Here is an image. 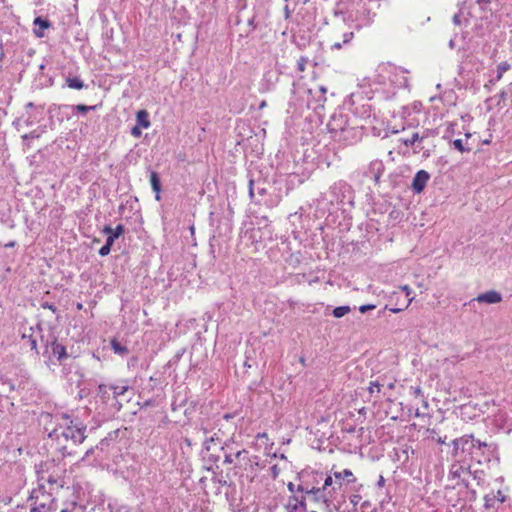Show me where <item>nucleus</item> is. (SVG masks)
I'll return each mask as SVG.
<instances>
[{
    "label": "nucleus",
    "mask_w": 512,
    "mask_h": 512,
    "mask_svg": "<svg viewBox=\"0 0 512 512\" xmlns=\"http://www.w3.org/2000/svg\"><path fill=\"white\" fill-rule=\"evenodd\" d=\"M400 289H401V290L405 293V295L408 297V302H407V304H406V306H405V308H407V307L411 304V302L413 301V299H414L413 297H410V295H411V293H412V290H411V288H410L408 285H403V286H401V287H400Z\"/></svg>",
    "instance_id": "32"
},
{
    "label": "nucleus",
    "mask_w": 512,
    "mask_h": 512,
    "mask_svg": "<svg viewBox=\"0 0 512 512\" xmlns=\"http://www.w3.org/2000/svg\"><path fill=\"white\" fill-rule=\"evenodd\" d=\"M360 499V496L358 495H354L352 498H351V502L353 504H357L358 500Z\"/></svg>",
    "instance_id": "50"
},
{
    "label": "nucleus",
    "mask_w": 512,
    "mask_h": 512,
    "mask_svg": "<svg viewBox=\"0 0 512 512\" xmlns=\"http://www.w3.org/2000/svg\"><path fill=\"white\" fill-rule=\"evenodd\" d=\"M48 482H49V483H54L55 481L53 480V478H49V479H48Z\"/></svg>",
    "instance_id": "58"
},
{
    "label": "nucleus",
    "mask_w": 512,
    "mask_h": 512,
    "mask_svg": "<svg viewBox=\"0 0 512 512\" xmlns=\"http://www.w3.org/2000/svg\"><path fill=\"white\" fill-rule=\"evenodd\" d=\"M94 450H95L94 448H90V449H88V450L86 451V453H85L84 457L82 458V461H83V460H85L86 458H88L91 454H93V453H94Z\"/></svg>",
    "instance_id": "45"
},
{
    "label": "nucleus",
    "mask_w": 512,
    "mask_h": 512,
    "mask_svg": "<svg viewBox=\"0 0 512 512\" xmlns=\"http://www.w3.org/2000/svg\"><path fill=\"white\" fill-rule=\"evenodd\" d=\"M321 489H324V492H330L331 498L334 499L339 492V489L336 487V480L333 476V473L330 475L323 473V481L320 485Z\"/></svg>",
    "instance_id": "13"
},
{
    "label": "nucleus",
    "mask_w": 512,
    "mask_h": 512,
    "mask_svg": "<svg viewBox=\"0 0 512 512\" xmlns=\"http://www.w3.org/2000/svg\"><path fill=\"white\" fill-rule=\"evenodd\" d=\"M306 496L292 495L288 498L286 504L287 512H298L300 509L306 510Z\"/></svg>",
    "instance_id": "10"
},
{
    "label": "nucleus",
    "mask_w": 512,
    "mask_h": 512,
    "mask_svg": "<svg viewBox=\"0 0 512 512\" xmlns=\"http://www.w3.org/2000/svg\"><path fill=\"white\" fill-rule=\"evenodd\" d=\"M298 480L297 492L307 495L310 493V487H313V490L320 487L323 481V472L303 471L298 475Z\"/></svg>",
    "instance_id": "3"
},
{
    "label": "nucleus",
    "mask_w": 512,
    "mask_h": 512,
    "mask_svg": "<svg viewBox=\"0 0 512 512\" xmlns=\"http://www.w3.org/2000/svg\"><path fill=\"white\" fill-rule=\"evenodd\" d=\"M305 59L304 58H301L299 61H298V68L300 71H304L305 69Z\"/></svg>",
    "instance_id": "42"
},
{
    "label": "nucleus",
    "mask_w": 512,
    "mask_h": 512,
    "mask_svg": "<svg viewBox=\"0 0 512 512\" xmlns=\"http://www.w3.org/2000/svg\"><path fill=\"white\" fill-rule=\"evenodd\" d=\"M453 146L455 149H457L458 151L460 152H468L471 150L470 147H465L464 144H463V140L462 139H456L453 141Z\"/></svg>",
    "instance_id": "29"
},
{
    "label": "nucleus",
    "mask_w": 512,
    "mask_h": 512,
    "mask_svg": "<svg viewBox=\"0 0 512 512\" xmlns=\"http://www.w3.org/2000/svg\"><path fill=\"white\" fill-rule=\"evenodd\" d=\"M265 106H266V102L262 101L261 104H260V109L264 108Z\"/></svg>",
    "instance_id": "56"
},
{
    "label": "nucleus",
    "mask_w": 512,
    "mask_h": 512,
    "mask_svg": "<svg viewBox=\"0 0 512 512\" xmlns=\"http://www.w3.org/2000/svg\"><path fill=\"white\" fill-rule=\"evenodd\" d=\"M452 21L455 25H459L461 23V19H460V15L459 14H455L452 18Z\"/></svg>",
    "instance_id": "44"
},
{
    "label": "nucleus",
    "mask_w": 512,
    "mask_h": 512,
    "mask_svg": "<svg viewBox=\"0 0 512 512\" xmlns=\"http://www.w3.org/2000/svg\"><path fill=\"white\" fill-rule=\"evenodd\" d=\"M310 493L305 495L306 500H312L315 503H320L323 505L328 506L329 503L333 500L331 498L330 492H324V489H321L320 487L313 490V487H310Z\"/></svg>",
    "instance_id": "8"
},
{
    "label": "nucleus",
    "mask_w": 512,
    "mask_h": 512,
    "mask_svg": "<svg viewBox=\"0 0 512 512\" xmlns=\"http://www.w3.org/2000/svg\"><path fill=\"white\" fill-rule=\"evenodd\" d=\"M353 37H354V33L353 32H351V31L345 32L343 34V41H342V43L343 44H348L353 39Z\"/></svg>",
    "instance_id": "36"
},
{
    "label": "nucleus",
    "mask_w": 512,
    "mask_h": 512,
    "mask_svg": "<svg viewBox=\"0 0 512 512\" xmlns=\"http://www.w3.org/2000/svg\"><path fill=\"white\" fill-rule=\"evenodd\" d=\"M225 462L232 463V458H231V456H226V458H225Z\"/></svg>",
    "instance_id": "55"
},
{
    "label": "nucleus",
    "mask_w": 512,
    "mask_h": 512,
    "mask_svg": "<svg viewBox=\"0 0 512 512\" xmlns=\"http://www.w3.org/2000/svg\"><path fill=\"white\" fill-rule=\"evenodd\" d=\"M131 134L132 136L139 138L142 135L141 127H139L138 125L134 126L131 129Z\"/></svg>",
    "instance_id": "37"
},
{
    "label": "nucleus",
    "mask_w": 512,
    "mask_h": 512,
    "mask_svg": "<svg viewBox=\"0 0 512 512\" xmlns=\"http://www.w3.org/2000/svg\"><path fill=\"white\" fill-rule=\"evenodd\" d=\"M389 310H390L391 312H393V313H398V312H400V311L404 310V308H390Z\"/></svg>",
    "instance_id": "51"
},
{
    "label": "nucleus",
    "mask_w": 512,
    "mask_h": 512,
    "mask_svg": "<svg viewBox=\"0 0 512 512\" xmlns=\"http://www.w3.org/2000/svg\"><path fill=\"white\" fill-rule=\"evenodd\" d=\"M333 476L336 480V487L339 489V491L341 490L344 482L354 483L356 481V478L350 469H344L341 472L335 471L333 472Z\"/></svg>",
    "instance_id": "14"
},
{
    "label": "nucleus",
    "mask_w": 512,
    "mask_h": 512,
    "mask_svg": "<svg viewBox=\"0 0 512 512\" xmlns=\"http://www.w3.org/2000/svg\"><path fill=\"white\" fill-rule=\"evenodd\" d=\"M378 485L379 486H383L384 485V478L381 476L379 481H378Z\"/></svg>",
    "instance_id": "54"
},
{
    "label": "nucleus",
    "mask_w": 512,
    "mask_h": 512,
    "mask_svg": "<svg viewBox=\"0 0 512 512\" xmlns=\"http://www.w3.org/2000/svg\"><path fill=\"white\" fill-rule=\"evenodd\" d=\"M0 380H1L2 385L7 386L9 392H12L16 389L15 384L8 378L1 377Z\"/></svg>",
    "instance_id": "33"
},
{
    "label": "nucleus",
    "mask_w": 512,
    "mask_h": 512,
    "mask_svg": "<svg viewBox=\"0 0 512 512\" xmlns=\"http://www.w3.org/2000/svg\"><path fill=\"white\" fill-rule=\"evenodd\" d=\"M109 389L112 390L114 397L117 398L118 396L123 395L128 390V386L112 385L109 387Z\"/></svg>",
    "instance_id": "25"
},
{
    "label": "nucleus",
    "mask_w": 512,
    "mask_h": 512,
    "mask_svg": "<svg viewBox=\"0 0 512 512\" xmlns=\"http://www.w3.org/2000/svg\"><path fill=\"white\" fill-rule=\"evenodd\" d=\"M66 83L69 88L77 90H80L85 86L84 82L78 77L67 78Z\"/></svg>",
    "instance_id": "20"
},
{
    "label": "nucleus",
    "mask_w": 512,
    "mask_h": 512,
    "mask_svg": "<svg viewBox=\"0 0 512 512\" xmlns=\"http://www.w3.org/2000/svg\"><path fill=\"white\" fill-rule=\"evenodd\" d=\"M356 136H357V131L355 130V134H342V137L343 139H341V135H337V136H334V140L336 141H339V142H343L344 144H351L353 142V140L356 139Z\"/></svg>",
    "instance_id": "22"
},
{
    "label": "nucleus",
    "mask_w": 512,
    "mask_h": 512,
    "mask_svg": "<svg viewBox=\"0 0 512 512\" xmlns=\"http://www.w3.org/2000/svg\"><path fill=\"white\" fill-rule=\"evenodd\" d=\"M249 194H250V197L253 198L254 192H253V181L252 180L250 181V184H249Z\"/></svg>",
    "instance_id": "48"
},
{
    "label": "nucleus",
    "mask_w": 512,
    "mask_h": 512,
    "mask_svg": "<svg viewBox=\"0 0 512 512\" xmlns=\"http://www.w3.org/2000/svg\"><path fill=\"white\" fill-rule=\"evenodd\" d=\"M375 307H376V306H375V305H373V304H366V305H362V306H360V307H359V311H360L361 313H365V312H367V311H369V310H373V309H375Z\"/></svg>",
    "instance_id": "38"
},
{
    "label": "nucleus",
    "mask_w": 512,
    "mask_h": 512,
    "mask_svg": "<svg viewBox=\"0 0 512 512\" xmlns=\"http://www.w3.org/2000/svg\"><path fill=\"white\" fill-rule=\"evenodd\" d=\"M470 471L462 465L453 464L449 471V478L455 481V485L463 484L468 487Z\"/></svg>",
    "instance_id": "7"
},
{
    "label": "nucleus",
    "mask_w": 512,
    "mask_h": 512,
    "mask_svg": "<svg viewBox=\"0 0 512 512\" xmlns=\"http://www.w3.org/2000/svg\"><path fill=\"white\" fill-rule=\"evenodd\" d=\"M39 136H40L39 133H37L36 131H32L28 134H25L23 136V139H34V138H39Z\"/></svg>",
    "instance_id": "39"
},
{
    "label": "nucleus",
    "mask_w": 512,
    "mask_h": 512,
    "mask_svg": "<svg viewBox=\"0 0 512 512\" xmlns=\"http://www.w3.org/2000/svg\"><path fill=\"white\" fill-rule=\"evenodd\" d=\"M430 178V175L425 170H420L416 173L414 176L413 182H412V189L416 193H420L425 188L428 180Z\"/></svg>",
    "instance_id": "11"
},
{
    "label": "nucleus",
    "mask_w": 512,
    "mask_h": 512,
    "mask_svg": "<svg viewBox=\"0 0 512 512\" xmlns=\"http://www.w3.org/2000/svg\"><path fill=\"white\" fill-rule=\"evenodd\" d=\"M212 427L209 423L202 424L198 433L203 437V445L207 451H210L215 446H221L222 439L219 437L217 432L212 433Z\"/></svg>",
    "instance_id": "5"
},
{
    "label": "nucleus",
    "mask_w": 512,
    "mask_h": 512,
    "mask_svg": "<svg viewBox=\"0 0 512 512\" xmlns=\"http://www.w3.org/2000/svg\"><path fill=\"white\" fill-rule=\"evenodd\" d=\"M111 239H106V243L100 248L99 255L100 256H107L111 251Z\"/></svg>",
    "instance_id": "28"
},
{
    "label": "nucleus",
    "mask_w": 512,
    "mask_h": 512,
    "mask_svg": "<svg viewBox=\"0 0 512 512\" xmlns=\"http://www.w3.org/2000/svg\"><path fill=\"white\" fill-rule=\"evenodd\" d=\"M509 68H510V65L507 62L500 63L497 67V71H498L497 80L501 79L503 73L506 72L507 70H509Z\"/></svg>",
    "instance_id": "31"
},
{
    "label": "nucleus",
    "mask_w": 512,
    "mask_h": 512,
    "mask_svg": "<svg viewBox=\"0 0 512 512\" xmlns=\"http://www.w3.org/2000/svg\"><path fill=\"white\" fill-rule=\"evenodd\" d=\"M46 348L47 351L50 352V359L55 358L61 363L63 360L68 358L66 348L56 340H53Z\"/></svg>",
    "instance_id": "9"
},
{
    "label": "nucleus",
    "mask_w": 512,
    "mask_h": 512,
    "mask_svg": "<svg viewBox=\"0 0 512 512\" xmlns=\"http://www.w3.org/2000/svg\"><path fill=\"white\" fill-rule=\"evenodd\" d=\"M106 388H107V386H106V385H100V386H99V390H100V392H103V393L105 392V389H106Z\"/></svg>",
    "instance_id": "53"
},
{
    "label": "nucleus",
    "mask_w": 512,
    "mask_h": 512,
    "mask_svg": "<svg viewBox=\"0 0 512 512\" xmlns=\"http://www.w3.org/2000/svg\"><path fill=\"white\" fill-rule=\"evenodd\" d=\"M13 246H14V242H10V243L5 245V247H13Z\"/></svg>",
    "instance_id": "57"
},
{
    "label": "nucleus",
    "mask_w": 512,
    "mask_h": 512,
    "mask_svg": "<svg viewBox=\"0 0 512 512\" xmlns=\"http://www.w3.org/2000/svg\"><path fill=\"white\" fill-rule=\"evenodd\" d=\"M472 301H477L479 303L486 304H497L502 301V295L495 290H490L485 293L479 294Z\"/></svg>",
    "instance_id": "12"
},
{
    "label": "nucleus",
    "mask_w": 512,
    "mask_h": 512,
    "mask_svg": "<svg viewBox=\"0 0 512 512\" xmlns=\"http://www.w3.org/2000/svg\"><path fill=\"white\" fill-rule=\"evenodd\" d=\"M287 488H288V490H289L293 495H295V493H298V492H297V485H296L295 483H293V482H289V483L287 484Z\"/></svg>",
    "instance_id": "40"
},
{
    "label": "nucleus",
    "mask_w": 512,
    "mask_h": 512,
    "mask_svg": "<svg viewBox=\"0 0 512 512\" xmlns=\"http://www.w3.org/2000/svg\"><path fill=\"white\" fill-rule=\"evenodd\" d=\"M95 109H96V106H87L84 104H78L75 106V110H77L80 113H86L90 110H95Z\"/></svg>",
    "instance_id": "34"
},
{
    "label": "nucleus",
    "mask_w": 512,
    "mask_h": 512,
    "mask_svg": "<svg viewBox=\"0 0 512 512\" xmlns=\"http://www.w3.org/2000/svg\"><path fill=\"white\" fill-rule=\"evenodd\" d=\"M394 387H395V383L394 382L387 383V388L388 389H394Z\"/></svg>",
    "instance_id": "52"
},
{
    "label": "nucleus",
    "mask_w": 512,
    "mask_h": 512,
    "mask_svg": "<svg viewBox=\"0 0 512 512\" xmlns=\"http://www.w3.org/2000/svg\"><path fill=\"white\" fill-rule=\"evenodd\" d=\"M48 507L45 504H40L39 506H34L30 509V512H47Z\"/></svg>",
    "instance_id": "35"
},
{
    "label": "nucleus",
    "mask_w": 512,
    "mask_h": 512,
    "mask_svg": "<svg viewBox=\"0 0 512 512\" xmlns=\"http://www.w3.org/2000/svg\"><path fill=\"white\" fill-rule=\"evenodd\" d=\"M150 183L153 191L156 193V199H160V191H161V182L158 174L154 171L150 173Z\"/></svg>",
    "instance_id": "18"
},
{
    "label": "nucleus",
    "mask_w": 512,
    "mask_h": 512,
    "mask_svg": "<svg viewBox=\"0 0 512 512\" xmlns=\"http://www.w3.org/2000/svg\"><path fill=\"white\" fill-rule=\"evenodd\" d=\"M240 454H241V452H240V451H239V452H237L236 457H239V456H240Z\"/></svg>",
    "instance_id": "59"
},
{
    "label": "nucleus",
    "mask_w": 512,
    "mask_h": 512,
    "mask_svg": "<svg viewBox=\"0 0 512 512\" xmlns=\"http://www.w3.org/2000/svg\"><path fill=\"white\" fill-rule=\"evenodd\" d=\"M413 392H414V395H415L416 397L420 396V395H421V393H422L421 388H420L419 386H418V387L413 388Z\"/></svg>",
    "instance_id": "47"
},
{
    "label": "nucleus",
    "mask_w": 512,
    "mask_h": 512,
    "mask_svg": "<svg viewBox=\"0 0 512 512\" xmlns=\"http://www.w3.org/2000/svg\"><path fill=\"white\" fill-rule=\"evenodd\" d=\"M111 348L116 354L120 355H127L128 354V348L124 345H122L120 342H118L116 339H113L111 341Z\"/></svg>",
    "instance_id": "19"
},
{
    "label": "nucleus",
    "mask_w": 512,
    "mask_h": 512,
    "mask_svg": "<svg viewBox=\"0 0 512 512\" xmlns=\"http://www.w3.org/2000/svg\"><path fill=\"white\" fill-rule=\"evenodd\" d=\"M124 226L119 224L114 228V231L107 237V239H111V245H113L115 239L119 238L124 233Z\"/></svg>",
    "instance_id": "24"
},
{
    "label": "nucleus",
    "mask_w": 512,
    "mask_h": 512,
    "mask_svg": "<svg viewBox=\"0 0 512 512\" xmlns=\"http://www.w3.org/2000/svg\"><path fill=\"white\" fill-rule=\"evenodd\" d=\"M351 311L350 306H339L333 309V316L335 318H341Z\"/></svg>",
    "instance_id": "23"
},
{
    "label": "nucleus",
    "mask_w": 512,
    "mask_h": 512,
    "mask_svg": "<svg viewBox=\"0 0 512 512\" xmlns=\"http://www.w3.org/2000/svg\"><path fill=\"white\" fill-rule=\"evenodd\" d=\"M428 433H429V437L432 440L437 441L439 444H444L446 442V436L445 437L439 436L435 429H429Z\"/></svg>",
    "instance_id": "27"
},
{
    "label": "nucleus",
    "mask_w": 512,
    "mask_h": 512,
    "mask_svg": "<svg viewBox=\"0 0 512 512\" xmlns=\"http://www.w3.org/2000/svg\"><path fill=\"white\" fill-rule=\"evenodd\" d=\"M22 338L27 339L31 350H34L38 354L36 339L32 335H26V333L23 334Z\"/></svg>",
    "instance_id": "30"
},
{
    "label": "nucleus",
    "mask_w": 512,
    "mask_h": 512,
    "mask_svg": "<svg viewBox=\"0 0 512 512\" xmlns=\"http://www.w3.org/2000/svg\"><path fill=\"white\" fill-rule=\"evenodd\" d=\"M136 122L141 128H149L151 123L148 112L146 110H139L136 114Z\"/></svg>",
    "instance_id": "17"
},
{
    "label": "nucleus",
    "mask_w": 512,
    "mask_h": 512,
    "mask_svg": "<svg viewBox=\"0 0 512 512\" xmlns=\"http://www.w3.org/2000/svg\"><path fill=\"white\" fill-rule=\"evenodd\" d=\"M423 140V137H420L419 134L417 132L413 133L411 137L409 138H401L400 141L405 145V146H414L416 143L420 142Z\"/></svg>",
    "instance_id": "21"
},
{
    "label": "nucleus",
    "mask_w": 512,
    "mask_h": 512,
    "mask_svg": "<svg viewBox=\"0 0 512 512\" xmlns=\"http://www.w3.org/2000/svg\"><path fill=\"white\" fill-rule=\"evenodd\" d=\"M453 452L455 456H459L460 452L462 454L467 453L471 459L476 460L478 463L480 460V452L483 448L487 447L486 442H481L474 438L473 435H464L460 438L454 439L452 441Z\"/></svg>",
    "instance_id": "2"
},
{
    "label": "nucleus",
    "mask_w": 512,
    "mask_h": 512,
    "mask_svg": "<svg viewBox=\"0 0 512 512\" xmlns=\"http://www.w3.org/2000/svg\"><path fill=\"white\" fill-rule=\"evenodd\" d=\"M389 81L398 88L408 86L407 70L393 65L388 66Z\"/></svg>",
    "instance_id": "6"
},
{
    "label": "nucleus",
    "mask_w": 512,
    "mask_h": 512,
    "mask_svg": "<svg viewBox=\"0 0 512 512\" xmlns=\"http://www.w3.org/2000/svg\"><path fill=\"white\" fill-rule=\"evenodd\" d=\"M42 307H43L44 309H49V310H51L52 312H56V310H57V308H56V306H55V305L50 304V303H48V302H44V303L42 304Z\"/></svg>",
    "instance_id": "41"
},
{
    "label": "nucleus",
    "mask_w": 512,
    "mask_h": 512,
    "mask_svg": "<svg viewBox=\"0 0 512 512\" xmlns=\"http://www.w3.org/2000/svg\"><path fill=\"white\" fill-rule=\"evenodd\" d=\"M33 23L35 26L34 34L39 38L44 36V29H47L51 26V23L48 20L41 17H36Z\"/></svg>",
    "instance_id": "16"
},
{
    "label": "nucleus",
    "mask_w": 512,
    "mask_h": 512,
    "mask_svg": "<svg viewBox=\"0 0 512 512\" xmlns=\"http://www.w3.org/2000/svg\"><path fill=\"white\" fill-rule=\"evenodd\" d=\"M327 128L333 138L341 135L340 138L343 139L342 134H355V128L349 127L346 117L342 114H334L329 120Z\"/></svg>",
    "instance_id": "4"
},
{
    "label": "nucleus",
    "mask_w": 512,
    "mask_h": 512,
    "mask_svg": "<svg viewBox=\"0 0 512 512\" xmlns=\"http://www.w3.org/2000/svg\"><path fill=\"white\" fill-rule=\"evenodd\" d=\"M284 12H285V17L288 18L291 14V10L289 9L288 5L285 6Z\"/></svg>",
    "instance_id": "49"
},
{
    "label": "nucleus",
    "mask_w": 512,
    "mask_h": 512,
    "mask_svg": "<svg viewBox=\"0 0 512 512\" xmlns=\"http://www.w3.org/2000/svg\"><path fill=\"white\" fill-rule=\"evenodd\" d=\"M384 387V383H381L379 380H374L370 382L369 385V393L373 394L375 391L379 393L381 391V388Z\"/></svg>",
    "instance_id": "26"
},
{
    "label": "nucleus",
    "mask_w": 512,
    "mask_h": 512,
    "mask_svg": "<svg viewBox=\"0 0 512 512\" xmlns=\"http://www.w3.org/2000/svg\"><path fill=\"white\" fill-rule=\"evenodd\" d=\"M114 231V228L110 227V226H105L102 230V232L106 235H110L112 232Z\"/></svg>",
    "instance_id": "43"
},
{
    "label": "nucleus",
    "mask_w": 512,
    "mask_h": 512,
    "mask_svg": "<svg viewBox=\"0 0 512 512\" xmlns=\"http://www.w3.org/2000/svg\"><path fill=\"white\" fill-rule=\"evenodd\" d=\"M384 171V165L380 160H374L369 164L368 173L375 181H378Z\"/></svg>",
    "instance_id": "15"
},
{
    "label": "nucleus",
    "mask_w": 512,
    "mask_h": 512,
    "mask_svg": "<svg viewBox=\"0 0 512 512\" xmlns=\"http://www.w3.org/2000/svg\"><path fill=\"white\" fill-rule=\"evenodd\" d=\"M63 423L53 433L61 435L65 440H71L74 444H80L86 439V425L78 419H71L68 415L62 416Z\"/></svg>",
    "instance_id": "1"
},
{
    "label": "nucleus",
    "mask_w": 512,
    "mask_h": 512,
    "mask_svg": "<svg viewBox=\"0 0 512 512\" xmlns=\"http://www.w3.org/2000/svg\"><path fill=\"white\" fill-rule=\"evenodd\" d=\"M342 45H343V43H341V42H335V43L331 46V48H332V49L339 50V49H341V48H342Z\"/></svg>",
    "instance_id": "46"
}]
</instances>
